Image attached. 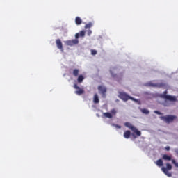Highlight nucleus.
I'll list each match as a JSON object with an SVG mask.
<instances>
[{
	"instance_id": "1",
	"label": "nucleus",
	"mask_w": 178,
	"mask_h": 178,
	"mask_svg": "<svg viewBox=\"0 0 178 178\" xmlns=\"http://www.w3.org/2000/svg\"><path fill=\"white\" fill-rule=\"evenodd\" d=\"M124 126L126 127H128L129 129H130V130H131V131H133V137L134 138H136V137H140L141 136V131H138V129H137V127H134L133 124H131V123L130 122H125L124 123Z\"/></svg>"
},
{
	"instance_id": "2",
	"label": "nucleus",
	"mask_w": 178,
	"mask_h": 178,
	"mask_svg": "<svg viewBox=\"0 0 178 178\" xmlns=\"http://www.w3.org/2000/svg\"><path fill=\"white\" fill-rule=\"evenodd\" d=\"M160 119L161 120H163V122H165V123H167L168 124H169V123H172L174 120H176V119H177V116L168 115L165 116L160 117Z\"/></svg>"
},
{
	"instance_id": "3",
	"label": "nucleus",
	"mask_w": 178,
	"mask_h": 178,
	"mask_svg": "<svg viewBox=\"0 0 178 178\" xmlns=\"http://www.w3.org/2000/svg\"><path fill=\"white\" fill-rule=\"evenodd\" d=\"M161 98H163L164 99H167L168 101H171V102H176L177 101V98L176 96H172L168 95V91L165 90L163 94L160 95Z\"/></svg>"
},
{
	"instance_id": "4",
	"label": "nucleus",
	"mask_w": 178,
	"mask_h": 178,
	"mask_svg": "<svg viewBox=\"0 0 178 178\" xmlns=\"http://www.w3.org/2000/svg\"><path fill=\"white\" fill-rule=\"evenodd\" d=\"M119 97L120 99H122V101H129V99H131V101H135L136 102L137 101V99L131 96H129V95L126 94L125 92H120Z\"/></svg>"
},
{
	"instance_id": "5",
	"label": "nucleus",
	"mask_w": 178,
	"mask_h": 178,
	"mask_svg": "<svg viewBox=\"0 0 178 178\" xmlns=\"http://www.w3.org/2000/svg\"><path fill=\"white\" fill-rule=\"evenodd\" d=\"M161 170L165 175H166V176L168 177H172V173L169 172V170H172V165L167 163L166 168L162 167Z\"/></svg>"
},
{
	"instance_id": "6",
	"label": "nucleus",
	"mask_w": 178,
	"mask_h": 178,
	"mask_svg": "<svg viewBox=\"0 0 178 178\" xmlns=\"http://www.w3.org/2000/svg\"><path fill=\"white\" fill-rule=\"evenodd\" d=\"M74 88L75 90H77L75 91V94H76V95H82V94H84V89L80 88L77 83H75L74 85Z\"/></svg>"
},
{
	"instance_id": "7",
	"label": "nucleus",
	"mask_w": 178,
	"mask_h": 178,
	"mask_svg": "<svg viewBox=\"0 0 178 178\" xmlns=\"http://www.w3.org/2000/svg\"><path fill=\"white\" fill-rule=\"evenodd\" d=\"M147 86L149 87H157L158 88H161L162 87H165L164 83H153L152 82H149L147 83Z\"/></svg>"
},
{
	"instance_id": "8",
	"label": "nucleus",
	"mask_w": 178,
	"mask_h": 178,
	"mask_svg": "<svg viewBox=\"0 0 178 178\" xmlns=\"http://www.w3.org/2000/svg\"><path fill=\"white\" fill-rule=\"evenodd\" d=\"M66 45H68L69 47H73V45H77L79 44V40L77 39H73L72 40H67L65 42Z\"/></svg>"
},
{
	"instance_id": "9",
	"label": "nucleus",
	"mask_w": 178,
	"mask_h": 178,
	"mask_svg": "<svg viewBox=\"0 0 178 178\" xmlns=\"http://www.w3.org/2000/svg\"><path fill=\"white\" fill-rule=\"evenodd\" d=\"M56 44L57 48L60 49L61 52H63V44H62V41L60 40V39H57L56 40Z\"/></svg>"
},
{
	"instance_id": "10",
	"label": "nucleus",
	"mask_w": 178,
	"mask_h": 178,
	"mask_svg": "<svg viewBox=\"0 0 178 178\" xmlns=\"http://www.w3.org/2000/svg\"><path fill=\"white\" fill-rule=\"evenodd\" d=\"M98 90L99 94H102V95H105V94H106V88L104 86H99Z\"/></svg>"
},
{
	"instance_id": "11",
	"label": "nucleus",
	"mask_w": 178,
	"mask_h": 178,
	"mask_svg": "<svg viewBox=\"0 0 178 178\" xmlns=\"http://www.w3.org/2000/svg\"><path fill=\"white\" fill-rule=\"evenodd\" d=\"M94 104H99V97H98V94L95 93L93 97Z\"/></svg>"
},
{
	"instance_id": "12",
	"label": "nucleus",
	"mask_w": 178,
	"mask_h": 178,
	"mask_svg": "<svg viewBox=\"0 0 178 178\" xmlns=\"http://www.w3.org/2000/svg\"><path fill=\"white\" fill-rule=\"evenodd\" d=\"M155 164L161 168V166H163V161H162V159H160L155 162Z\"/></svg>"
},
{
	"instance_id": "13",
	"label": "nucleus",
	"mask_w": 178,
	"mask_h": 178,
	"mask_svg": "<svg viewBox=\"0 0 178 178\" xmlns=\"http://www.w3.org/2000/svg\"><path fill=\"white\" fill-rule=\"evenodd\" d=\"M75 23L77 26H80V24L83 23V21L81 20V18H80V17H76L75 18Z\"/></svg>"
},
{
	"instance_id": "14",
	"label": "nucleus",
	"mask_w": 178,
	"mask_h": 178,
	"mask_svg": "<svg viewBox=\"0 0 178 178\" xmlns=\"http://www.w3.org/2000/svg\"><path fill=\"white\" fill-rule=\"evenodd\" d=\"M79 73H80V70L79 69H74L72 71V74L74 77H78Z\"/></svg>"
},
{
	"instance_id": "15",
	"label": "nucleus",
	"mask_w": 178,
	"mask_h": 178,
	"mask_svg": "<svg viewBox=\"0 0 178 178\" xmlns=\"http://www.w3.org/2000/svg\"><path fill=\"white\" fill-rule=\"evenodd\" d=\"M130 136H131V132L129 130L126 131L124 133V138H130Z\"/></svg>"
},
{
	"instance_id": "16",
	"label": "nucleus",
	"mask_w": 178,
	"mask_h": 178,
	"mask_svg": "<svg viewBox=\"0 0 178 178\" xmlns=\"http://www.w3.org/2000/svg\"><path fill=\"white\" fill-rule=\"evenodd\" d=\"M103 116H104V118H108V119H112V118H113V115L109 112L104 113Z\"/></svg>"
},
{
	"instance_id": "17",
	"label": "nucleus",
	"mask_w": 178,
	"mask_h": 178,
	"mask_svg": "<svg viewBox=\"0 0 178 178\" xmlns=\"http://www.w3.org/2000/svg\"><path fill=\"white\" fill-rule=\"evenodd\" d=\"M162 158L164 161H172V156L167 154L163 155Z\"/></svg>"
},
{
	"instance_id": "18",
	"label": "nucleus",
	"mask_w": 178,
	"mask_h": 178,
	"mask_svg": "<svg viewBox=\"0 0 178 178\" xmlns=\"http://www.w3.org/2000/svg\"><path fill=\"white\" fill-rule=\"evenodd\" d=\"M84 80V76L83 75H79L77 78V81L78 83H83V81Z\"/></svg>"
},
{
	"instance_id": "19",
	"label": "nucleus",
	"mask_w": 178,
	"mask_h": 178,
	"mask_svg": "<svg viewBox=\"0 0 178 178\" xmlns=\"http://www.w3.org/2000/svg\"><path fill=\"white\" fill-rule=\"evenodd\" d=\"M140 111L142 112V113H144V115H149V111H148V109H147V108H142L140 110Z\"/></svg>"
},
{
	"instance_id": "20",
	"label": "nucleus",
	"mask_w": 178,
	"mask_h": 178,
	"mask_svg": "<svg viewBox=\"0 0 178 178\" xmlns=\"http://www.w3.org/2000/svg\"><path fill=\"white\" fill-rule=\"evenodd\" d=\"M116 113H118V111H116V109L113 108L111 110V114L112 115V116H115Z\"/></svg>"
},
{
	"instance_id": "21",
	"label": "nucleus",
	"mask_w": 178,
	"mask_h": 178,
	"mask_svg": "<svg viewBox=\"0 0 178 178\" xmlns=\"http://www.w3.org/2000/svg\"><path fill=\"white\" fill-rule=\"evenodd\" d=\"M91 27H92V23L91 22H89L85 26V29H91Z\"/></svg>"
},
{
	"instance_id": "22",
	"label": "nucleus",
	"mask_w": 178,
	"mask_h": 178,
	"mask_svg": "<svg viewBox=\"0 0 178 178\" xmlns=\"http://www.w3.org/2000/svg\"><path fill=\"white\" fill-rule=\"evenodd\" d=\"M111 126L115 127V129H122V126L116 124H111Z\"/></svg>"
},
{
	"instance_id": "23",
	"label": "nucleus",
	"mask_w": 178,
	"mask_h": 178,
	"mask_svg": "<svg viewBox=\"0 0 178 178\" xmlns=\"http://www.w3.org/2000/svg\"><path fill=\"white\" fill-rule=\"evenodd\" d=\"M79 35H80V37H84V35H86V31H81L79 33Z\"/></svg>"
},
{
	"instance_id": "24",
	"label": "nucleus",
	"mask_w": 178,
	"mask_h": 178,
	"mask_svg": "<svg viewBox=\"0 0 178 178\" xmlns=\"http://www.w3.org/2000/svg\"><path fill=\"white\" fill-rule=\"evenodd\" d=\"M172 163H173L176 168H178V163L176 162L175 159L172 160Z\"/></svg>"
},
{
	"instance_id": "25",
	"label": "nucleus",
	"mask_w": 178,
	"mask_h": 178,
	"mask_svg": "<svg viewBox=\"0 0 178 178\" xmlns=\"http://www.w3.org/2000/svg\"><path fill=\"white\" fill-rule=\"evenodd\" d=\"M91 55H97V50L92 49L91 50Z\"/></svg>"
},
{
	"instance_id": "26",
	"label": "nucleus",
	"mask_w": 178,
	"mask_h": 178,
	"mask_svg": "<svg viewBox=\"0 0 178 178\" xmlns=\"http://www.w3.org/2000/svg\"><path fill=\"white\" fill-rule=\"evenodd\" d=\"M110 73H111L112 77H114V78H115V77H117L116 74L113 73L112 70L110 71Z\"/></svg>"
},
{
	"instance_id": "27",
	"label": "nucleus",
	"mask_w": 178,
	"mask_h": 178,
	"mask_svg": "<svg viewBox=\"0 0 178 178\" xmlns=\"http://www.w3.org/2000/svg\"><path fill=\"white\" fill-rule=\"evenodd\" d=\"M79 37H80V33H76L75 35L76 40H77V38H79Z\"/></svg>"
},
{
	"instance_id": "28",
	"label": "nucleus",
	"mask_w": 178,
	"mask_h": 178,
	"mask_svg": "<svg viewBox=\"0 0 178 178\" xmlns=\"http://www.w3.org/2000/svg\"><path fill=\"white\" fill-rule=\"evenodd\" d=\"M154 113H156V115H162V113H161L158 111H154Z\"/></svg>"
},
{
	"instance_id": "29",
	"label": "nucleus",
	"mask_w": 178,
	"mask_h": 178,
	"mask_svg": "<svg viewBox=\"0 0 178 178\" xmlns=\"http://www.w3.org/2000/svg\"><path fill=\"white\" fill-rule=\"evenodd\" d=\"M92 34V31L91 30L88 31V35H91Z\"/></svg>"
},
{
	"instance_id": "30",
	"label": "nucleus",
	"mask_w": 178,
	"mask_h": 178,
	"mask_svg": "<svg viewBox=\"0 0 178 178\" xmlns=\"http://www.w3.org/2000/svg\"><path fill=\"white\" fill-rule=\"evenodd\" d=\"M165 151H170V147L167 146L165 147Z\"/></svg>"
}]
</instances>
